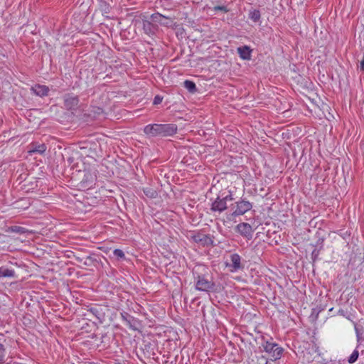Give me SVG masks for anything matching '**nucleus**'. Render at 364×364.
<instances>
[{"label":"nucleus","instance_id":"dca6fc26","mask_svg":"<svg viewBox=\"0 0 364 364\" xmlns=\"http://www.w3.org/2000/svg\"><path fill=\"white\" fill-rule=\"evenodd\" d=\"M249 18L253 21V22H257L259 21L261 18V14L259 10L254 9L252 11H250L249 13Z\"/></svg>","mask_w":364,"mask_h":364},{"label":"nucleus","instance_id":"9d476101","mask_svg":"<svg viewBox=\"0 0 364 364\" xmlns=\"http://www.w3.org/2000/svg\"><path fill=\"white\" fill-rule=\"evenodd\" d=\"M251 53L252 50L247 46H244L237 48V53L240 58L243 60H250L251 58Z\"/></svg>","mask_w":364,"mask_h":364},{"label":"nucleus","instance_id":"20e7f679","mask_svg":"<svg viewBox=\"0 0 364 364\" xmlns=\"http://www.w3.org/2000/svg\"><path fill=\"white\" fill-rule=\"evenodd\" d=\"M215 287L212 280L208 279L204 276H198L196 281V289L198 291H210Z\"/></svg>","mask_w":364,"mask_h":364},{"label":"nucleus","instance_id":"4be33fe9","mask_svg":"<svg viewBox=\"0 0 364 364\" xmlns=\"http://www.w3.org/2000/svg\"><path fill=\"white\" fill-rule=\"evenodd\" d=\"M161 101H162V98H161V97H159V96H158V95H157V96H156V97H154V105H158V104L161 103Z\"/></svg>","mask_w":364,"mask_h":364},{"label":"nucleus","instance_id":"0eeeda50","mask_svg":"<svg viewBox=\"0 0 364 364\" xmlns=\"http://www.w3.org/2000/svg\"><path fill=\"white\" fill-rule=\"evenodd\" d=\"M230 263L227 264V267L230 268L232 272H237L242 266L241 264V257L238 254H232L230 256Z\"/></svg>","mask_w":364,"mask_h":364},{"label":"nucleus","instance_id":"5701e85b","mask_svg":"<svg viewBox=\"0 0 364 364\" xmlns=\"http://www.w3.org/2000/svg\"><path fill=\"white\" fill-rule=\"evenodd\" d=\"M360 70L364 71V55H363V60L360 61Z\"/></svg>","mask_w":364,"mask_h":364},{"label":"nucleus","instance_id":"aec40b11","mask_svg":"<svg viewBox=\"0 0 364 364\" xmlns=\"http://www.w3.org/2000/svg\"><path fill=\"white\" fill-rule=\"evenodd\" d=\"M5 357V348L4 346L0 343V362H3Z\"/></svg>","mask_w":364,"mask_h":364},{"label":"nucleus","instance_id":"f257e3e1","mask_svg":"<svg viewBox=\"0 0 364 364\" xmlns=\"http://www.w3.org/2000/svg\"><path fill=\"white\" fill-rule=\"evenodd\" d=\"M177 132V126L173 124H150L144 127V132L149 136H170Z\"/></svg>","mask_w":364,"mask_h":364},{"label":"nucleus","instance_id":"f3484780","mask_svg":"<svg viewBox=\"0 0 364 364\" xmlns=\"http://www.w3.org/2000/svg\"><path fill=\"white\" fill-rule=\"evenodd\" d=\"M184 86L190 92H194L196 88L195 83L191 80H186L184 82Z\"/></svg>","mask_w":364,"mask_h":364},{"label":"nucleus","instance_id":"39448f33","mask_svg":"<svg viewBox=\"0 0 364 364\" xmlns=\"http://www.w3.org/2000/svg\"><path fill=\"white\" fill-rule=\"evenodd\" d=\"M232 200L230 195L226 196L224 198L218 197L212 203L210 210L213 212L221 213L225 210L228 208L227 202Z\"/></svg>","mask_w":364,"mask_h":364},{"label":"nucleus","instance_id":"423d86ee","mask_svg":"<svg viewBox=\"0 0 364 364\" xmlns=\"http://www.w3.org/2000/svg\"><path fill=\"white\" fill-rule=\"evenodd\" d=\"M236 230L243 237L250 239L252 238L253 229L252 226L247 223H241L236 227Z\"/></svg>","mask_w":364,"mask_h":364},{"label":"nucleus","instance_id":"ddd939ff","mask_svg":"<svg viewBox=\"0 0 364 364\" xmlns=\"http://www.w3.org/2000/svg\"><path fill=\"white\" fill-rule=\"evenodd\" d=\"M46 146L44 144H32V149H31L28 152L30 155L34 153H38L40 154H43L46 151Z\"/></svg>","mask_w":364,"mask_h":364},{"label":"nucleus","instance_id":"6e6552de","mask_svg":"<svg viewBox=\"0 0 364 364\" xmlns=\"http://www.w3.org/2000/svg\"><path fill=\"white\" fill-rule=\"evenodd\" d=\"M151 18L153 21L160 23L162 26H169L173 22L171 18L166 17L159 13L153 14L151 16Z\"/></svg>","mask_w":364,"mask_h":364},{"label":"nucleus","instance_id":"f03ea898","mask_svg":"<svg viewBox=\"0 0 364 364\" xmlns=\"http://www.w3.org/2000/svg\"><path fill=\"white\" fill-rule=\"evenodd\" d=\"M252 208V205L250 202L245 200H241L235 203L232 205V213L226 216V219H224L223 223L226 225L235 216L242 215L247 211L250 210Z\"/></svg>","mask_w":364,"mask_h":364},{"label":"nucleus","instance_id":"2eb2a0df","mask_svg":"<svg viewBox=\"0 0 364 364\" xmlns=\"http://www.w3.org/2000/svg\"><path fill=\"white\" fill-rule=\"evenodd\" d=\"M143 192L147 197L150 198H155L157 196L156 191L151 187L144 188Z\"/></svg>","mask_w":364,"mask_h":364},{"label":"nucleus","instance_id":"7ed1b4c3","mask_svg":"<svg viewBox=\"0 0 364 364\" xmlns=\"http://www.w3.org/2000/svg\"><path fill=\"white\" fill-rule=\"evenodd\" d=\"M264 351L269 353V356L274 360L280 358L283 349L278 344L267 341L263 345Z\"/></svg>","mask_w":364,"mask_h":364},{"label":"nucleus","instance_id":"9b49d317","mask_svg":"<svg viewBox=\"0 0 364 364\" xmlns=\"http://www.w3.org/2000/svg\"><path fill=\"white\" fill-rule=\"evenodd\" d=\"M31 90L36 95L43 97L48 95L49 88L46 85H36L31 87Z\"/></svg>","mask_w":364,"mask_h":364},{"label":"nucleus","instance_id":"4468645a","mask_svg":"<svg viewBox=\"0 0 364 364\" xmlns=\"http://www.w3.org/2000/svg\"><path fill=\"white\" fill-rule=\"evenodd\" d=\"M16 273L14 269L5 267H0V277H15Z\"/></svg>","mask_w":364,"mask_h":364},{"label":"nucleus","instance_id":"f8f14e48","mask_svg":"<svg viewBox=\"0 0 364 364\" xmlns=\"http://www.w3.org/2000/svg\"><path fill=\"white\" fill-rule=\"evenodd\" d=\"M78 102L79 100L77 97L68 95L65 98V106L70 109L76 107Z\"/></svg>","mask_w":364,"mask_h":364},{"label":"nucleus","instance_id":"6ab92c4d","mask_svg":"<svg viewBox=\"0 0 364 364\" xmlns=\"http://www.w3.org/2000/svg\"><path fill=\"white\" fill-rule=\"evenodd\" d=\"M113 254L116 257L120 259H123L125 257L124 252L119 249H115L113 252Z\"/></svg>","mask_w":364,"mask_h":364},{"label":"nucleus","instance_id":"412c9836","mask_svg":"<svg viewBox=\"0 0 364 364\" xmlns=\"http://www.w3.org/2000/svg\"><path fill=\"white\" fill-rule=\"evenodd\" d=\"M214 10L215 11H224V12H228V9L225 6H216L214 7Z\"/></svg>","mask_w":364,"mask_h":364},{"label":"nucleus","instance_id":"a211bd4d","mask_svg":"<svg viewBox=\"0 0 364 364\" xmlns=\"http://www.w3.org/2000/svg\"><path fill=\"white\" fill-rule=\"evenodd\" d=\"M358 358V352L357 350H354L352 353V354L350 355V356L349 357L348 362L350 363H353L357 360Z\"/></svg>","mask_w":364,"mask_h":364},{"label":"nucleus","instance_id":"1a4fd4ad","mask_svg":"<svg viewBox=\"0 0 364 364\" xmlns=\"http://www.w3.org/2000/svg\"><path fill=\"white\" fill-rule=\"evenodd\" d=\"M194 242L200 243L202 245H207L212 242L211 238L208 235L203 233H196L191 236Z\"/></svg>","mask_w":364,"mask_h":364}]
</instances>
